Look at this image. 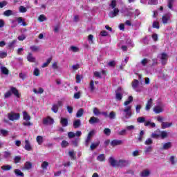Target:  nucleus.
<instances>
[{"label": "nucleus", "mask_w": 177, "mask_h": 177, "mask_svg": "<svg viewBox=\"0 0 177 177\" xmlns=\"http://www.w3.org/2000/svg\"><path fill=\"white\" fill-rule=\"evenodd\" d=\"M153 106V99L150 98L147 102V105L145 107V110L147 111H149V110H150V109H151V106Z\"/></svg>", "instance_id": "obj_17"}, {"label": "nucleus", "mask_w": 177, "mask_h": 177, "mask_svg": "<svg viewBox=\"0 0 177 177\" xmlns=\"http://www.w3.org/2000/svg\"><path fill=\"white\" fill-rule=\"evenodd\" d=\"M93 113H94L95 115H100L101 112L99 111V109H98L97 108L95 107V108L93 109Z\"/></svg>", "instance_id": "obj_61"}, {"label": "nucleus", "mask_w": 177, "mask_h": 177, "mask_svg": "<svg viewBox=\"0 0 177 177\" xmlns=\"http://www.w3.org/2000/svg\"><path fill=\"white\" fill-rule=\"evenodd\" d=\"M27 60L28 62H30V63H35V57L32 56V54L31 53H29L27 56Z\"/></svg>", "instance_id": "obj_21"}, {"label": "nucleus", "mask_w": 177, "mask_h": 177, "mask_svg": "<svg viewBox=\"0 0 177 177\" xmlns=\"http://www.w3.org/2000/svg\"><path fill=\"white\" fill-rule=\"evenodd\" d=\"M172 147V142H167L162 145V150H169Z\"/></svg>", "instance_id": "obj_12"}, {"label": "nucleus", "mask_w": 177, "mask_h": 177, "mask_svg": "<svg viewBox=\"0 0 177 177\" xmlns=\"http://www.w3.org/2000/svg\"><path fill=\"white\" fill-rule=\"evenodd\" d=\"M23 118L25 121H30L31 120V116L28 115L27 111H24L23 112Z\"/></svg>", "instance_id": "obj_25"}, {"label": "nucleus", "mask_w": 177, "mask_h": 177, "mask_svg": "<svg viewBox=\"0 0 177 177\" xmlns=\"http://www.w3.org/2000/svg\"><path fill=\"white\" fill-rule=\"evenodd\" d=\"M33 92H34V93H37V94H38V93H39V94L44 93V88H39L38 91H37V89L34 88L33 89Z\"/></svg>", "instance_id": "obj_50"}, {"label": "nucleus", "mask_w": 177, "mask_h": 177, "mask_svg": "<svg viewBox=\"0 0 177 177\" xmlns=\"http://www.w3.org/2000/svg\"><path fill=\"white\" fill-rule=\"evenodd\" d=\"M171 20V13H167L162 17V21L163 24H168V21Z\"/></svg>", "instance_id": "obj_8"}, {"label": "nucleus", "mask_w": 177, "mask_h": 177, "mask_svg": "<svg viewBox=\"0 0 177 177\" xmlns=\"http://www.w3.org/2000/svg\"><path fill=\"white\" fill-rule=\"evenodd\" d=\"M133 102V97L132 95L129 96L128 99L124 102V106H130L129 104Z\"/></svg>", "instance_id": "obj_22"}, {"label": "nucleus", "mask_w": 177, "mask_h": 177, "mask_svg": "<svg viewBox=\"0 0 177 177\" xmlns=\"http://www.w3.org/2000/svg\"><path fill=\"white\" fill-rule=\"evenodd\" d=\"M11 28H16V26H17V21H16V19L15 20H12L11 21Z\"/></svg>", "instance_id": "obj_60"}, {"label": "nucleus", "mask_w": 177, "mask_h": 177, "mask_svg": "<svg viewBox=\"0 0 177 177\" xmlns=\"http://www.w3.org/2000/svg\"><path fill=\"white\" fill-rule=\"evenodd\" d=\"M109 6L112 9H113V11H111L109 12V17L113 19V18L118 16V14L120 13V10L118 8H115V6H117V1L115 0H112Z\"/></svg>", "instance_id": "obj_1"}, {"label": "nucleus", "mask_w": 177, "mask_h": 177, "mask_svg": "<svg viewBox=\"0 0 177 177\" xmlns=\"http://www.w3.org/2000/svg\"><path fill=\"white\" fill-rule=\"evenodd\" d=\"M38 20H39V21H40L41 23H42V21H46V17H45V15H39V17H38Z\"/></svg>", "instance_id": "obj_44"}, {"label": "nucleus", "mask_w": 177, "mask_h": 177, "mask_svg": "<svg viewBox=\"0 0 177 177\" xmlns=\"http://www.w3.org/2000/svg\"><path fill=\"white\" fill-rule=\"evenodd\" d=\"M8 118L10 120V121H17V120H20V113H17L15 112L8 113Z\"/></svg>", "instance_id": "obj_3"}, {"label": "nucleus", "mask_w": 177, "mask_h": 177, "mask_svg": "<svg viewBox=\"0 0 177 177\" xmlns=\"http://www.w3.org/2000/svg\"><path fill=\"white\" fill-rule=\"evenodd\" d=\"M88 41L89 44H95V41H93V35H89L88 37Z\"/></svg>", "instance_id": "obj_54"}, {"label": "nucleus", "mask_w": 177, "mask_h": 177, "mask_svg": "<svg viewBox=\"0 0 177 177\" xmlns=\"http://www.w3.org/2000/svg\"><path fill=\"white\" fill-rule=\"evenodd\" d=\"M19 12L20 13H26L27 12V8L23 6L19 7Z\"/></svg>", "instance_id": "obj_56"}, {"label": "nucleus", "mask_w": 177, "mask_h": 177, "mask_svg": "<svg viewBox=\"0 0 177 177\" xmlns=\"http://www.w3.org/2000/svg\"><path fill=\"white\" fill-rule=\"evenodd\" d=\"M52 62V57H50L47 59V62L46 63H44L41 66L42 68H44V67H48L49 66V63Z\"/></svg>", "instance_id": "obj_39"}, {"label": "nucleus", "mask_w": 177, "mask_h": 177, "mask_svg": "<svg viewBox=\"0 0 177 177\" xmlns=\"http://www.w3.org/2000/svg\"><path fill=\"white\" fill-rule=\"evenodd\" d=\"M122 111L124 113V117L122 120L124 122H127L125 120H128V118H131L132 117V105L125 106Z\"/></svg>", "instance_id": "obj_2"}, {"label": "nucleus", "mask_w": 177, "mask_h": 177, "mask_svg": "<svg viewBox=\"0 0 177 177\" xmlns=\"http://www.w3.org/2000/svg\"><path fill=\"white\" fill-rule=\"evenodd\" d=\"M158 0H149L148 5H157Z\"/></svg>", "instance_id": "obj_53"}, {"label": "nucleus", "mask_w": 177, "mask_h": 177, "mask_svg": "<svg viewBox=\"0 0 177 177\" xmlns=\"http://www.w3.org/2000/svg\"><path fill=\"white\" fill-rule=\"evenodd\" d=\"M33 74L35 75V77H38L39 75V69L35 68L33 71Z\"/></svg>", "instance_id": "obj_63"}, {"label": "nucleus", "mask_w": 177, "mask_h": 177, "mask_svg": "<svg viewBox=\"0 0 177 177\" xmlns=\"http://www.w3.org/2000/svg\"><path fill=\"white\" fill-rule=\"evenodd\" d=\"M104 135H106V136H110V134L111 133V130L109 128H106L104 130Z\"/></svg>", "instance_id": "obj_49"}, {"label": "nucleus", "mask_w": 177, "mask_h": 177, "mask_svg": "<svg viewBox=\"0 0 177 177\" xmlns=\"http://www.w3.org/2000/svg\"><path fill=\"white\" fill-rule=\"evenodd\" d=\"M68 154L71 160H75V152H74V151H70Z\"/></svg>", "instance_id": "obj_43"}, {"label": "nucleus", "mask_w": 177, "mask_h": 177, "mask_svg": "<svg viewBox=\"0 0 177 177\" xmlns=\"http://www.w3.org/2000/svg\"><path fill=\"white\" fill-rule=\"evenodd\" d=\"M153 151V147L149 146L145 147V153L147 154L148 153H151Z\"/></svg>", "instance_id": "obj_40"}, {"label": "nucleus", "mask_w": 177, "mask_h": 177, "mask_svg": "<svg viewBox=\"0 0 177 177\" xmlns=\"http://www.w3.org/2000/svg\"><path fill=\"white\" fill-rule=\"evenodd\" d=\"M139 81L138 80H134L132 82V88L136 91V92H142V89L138 87Z\"/></svg>", "instance_id": "obj_6"}, {"label": "nucleus", "mask_w": 177, "mask_h": 177, "mask_svg": "<svg viewBox=\"0 0 177 177\" xmlns=\"http://www.w3.org/2000/svg\"><path fill=\"white\" fill-rule=\"evenodd\" d=\"M15 20L17 21L18 24H21V26H23L24 27L27 26V24L24 22V19L20 17L15 18Z\"/></svg>", "instance_id": "obj_18"}, {"label": "nucleus", "mask_w": 177, "mask_h": 177, "mask_svg": "<svg viewBox=\"0 0 177 177\" xmlns=\"http://www.w3.org/2000/svg\"><path fill=\"white\" fill-rule=\"evenodd\" d=\"M89 124H97L100 122V120L99 118H95L94 116L91 117L88 121Z\"/></svg>", "instance_id": "obj_16"}, {"label": "nucleus", "mask_w": 177, "mask_h": 177, "mask_svg": "<svg viewBox=\"0 0 177 177\" xmlns=\"http://www.w3.org/2000/svg\"><path fill=\"white\" fill-rule=\"evenodd\" d=\"M128 161L120 160L118 162V167H127Z\"/></svg>", "instance_id": "obj_23"}, {"label": "nucleus", "mask_w": 177, "mask_h": 177, "mask_svg": "<svg viewBox=\"0 0 177 177\" xmlns=\"http://www.w3.org/2000/svg\"><path fill=\"white\" fill-rule=\"evenodd\" d=\"M141 109H142V105L138 104L136 106V112L137 114H139V113H140Z\"/></svg>", "instance_id": "obj_59"}, {"label": "nucleus", "mask_w": 177, "mask_h": 177, "mask_svg": "<svg viewBox=\"0 0 177 177\" xmlns=\"http://www.w3.org/2000/svg\"><path fill=\"white\" fill-rule=\"evenodd\" d=\"M120 145H122V140H113L111 142V145H112L113 147H115V146H120Z\"/></svg>", "instance_id": "obj_15"}, {"label": "nucleus", "mask_w": 177, "mask_h": 177, "mask_svg": "<svg viewBox=\"0 0 177 177\" xmlns=\"http://www.w3.org/2000/svg\"><path fill=\"white\" fill-rule=\"evenodd\" d=\"M147 63H149V59L145 58L140 63L137 64L136 66L138 68H142V66L146 67L147 66Z\"/></svg>", "instance_id": "obj_9"}, {"label": "nucleus", "mask_w": 177, "mask_h": 177, "mask_svg": "<svg viewBox=\"0 0 177 177\" xmlns=\"http://www.w3.org/2000/svg\"><path fill=\"white\" fill-rule=\"evenodd\" d=\"M82 115H84V109H80L76 113V117L80 118Z\"/></svg>", "instance_id": "obj_33"}, {"label": "nucleus", "mask_w": 177, "mask_h": 177, "mask_svg": "<svg viewBox=\"0 0 177 177\" xmlns=\"http://www.w3.org/2000/svg\"><path fill=\"white\" fill-rule=\"evenodd\" d=\"M152 27L153 28H157V30H158L160 28V24L157 21H153Z\"/></svg>", "instance_id": "obj_57"}, {"label": "nucleus", "mask_w": 177, "mask_h": 177, "mask_svg": "<svg viewBox=\"0 0 177 177\" xmlns=\"http://www.w3.org/2000/svg\"><path fill=\"white\" fill-rule=\"evenodd\" d=\"M30 49L32 52H38V50H39V46H31Z\"/></svg>", "instance_id": "obj_47"}, {"label": "nucleus", "mask_w": 177, "mask_h": 177, "mask_svg": "<svg viewBox=\"0 0 177 177\" xmlns=\"http://www.w3.org/2000/svg\"><path fill=\"white\" fill-rule=\"evenodd\" d=\"M121 13H123L124 15V16H126L127 13H128V12H129V8H127V7H123L121 10H120Z\"/></svg>", "instance_id": "obj_42"}, {"label": "nucleus", "mask_w": 177, "mask_h": 177, "mask_svg": "<svg viewBox=\"0 0 177 177\" xmlns=\"http://www.w3.org/2000/svg\"><path fill=\"white\" fill-rule=\"evenodd\" d=\"M36 140L38 145H42V143H44V137H42L41 136H39L36 138Z\"/></svg>", "instance_id": "obj_32"}, {"label": "nucleus", "mask_w": 177, "mask_h": 177, "mask_svg": "<svg viewBox=\"0 0 177 177\" xmlns=\"http://www.w3.org/2000/svg\"><path fill=\"white\" fill-rule=\"evenodd\" d=\"M109 163L111 167H113V168H117V167H118V160H115L113 157H110L109 158Z\"/></svg>", "instance_id": "obj_7"}, {"label": "nucleus", "mask_w": 177, "mask_h": 177, "mask_svg": "<svg viewBox=\"0 0 177 177\" xmlns=\"http://www.w3.org/2000/svg\"><path fill=\"white\" fill-rule=\"evenodd\" d=\"M152 143L153 139L151 138H147L145 142V145H146L147 146H150V145H151Z\"/></svg>", "instance_id": "obj_46"}, {"label": "nucleus", "mask_w": 177, "mask_h": 177, "mask_svg": "<svg viewBox=\"0 0 177 177\" xmlns=\"http://www.w3.org/2000/svg\"><path fill=\"white\" fill-rule=\"evenodd\" d=\"M3 15L9 17V16L13 15V11L12 10H7L3 12Z\"/></svg>", "instance_id": "obj_31"}, {"label": "nucleus", "mask_w": 177, "mask_h": 177, "mask_svg": "<svg viewBox=\"0 0 177 177\" xmlns=\"http://www.w3.org/2000/svg\"><path fill=\"white\" fill-rule=\"evenodd\" d=\"M143 135H145V131L142 130L139 134L138 142H142L143 140Z\"/></svg>", "instance_id": "obj_48"}, {"label": "nucleus", "mask_w": 177, "mask_h": 177, "mask_svg": "<svg viewBox=\"0 0 177 177\" xmlns=\"http://www.w3.org/2000/svg\"><path fill=\"white\" fill-rule=\"evenodd\" d=\"M51 110L53 113H57V111H59V105H56V104L53 105Z\"/></svg>", "instance_id": "obj_41"}, {"label": "nucleus", "mask_w": 177, "mask_h": 177, "mask_svg": "<svg viewBox=\"0 0 177 177\" xmlns=\"http://www.w3.org/2000/svg\"><path fill=\"white\" fill-rule=\"evenodd\" d=\"M158 57H160L163 66L167 64V62H168V55L167 53H162L158 55Z\"/></svg>", "instance_id": "obj_4"}, {"label": "nucleus", "mask_w": 177, "mask_h": 177, "mask_svg": "<svg viewBox=\"0 0 177 177\" xmlns=\"http://www.w3.org/2000/svg\"><path fill=\"white\" fill-rule=\"evenodd\" d=\"M11 93H13L16 97H20V93H19V91L17 90L16 88L15 87H11L10 88Z\"/></svg>", "instance_id": "obj_19"}, {"label": "nucleus", "mask_w": 177, "mask_h": 177, "mask_svg": "<svg viewBox=\"0 0 177 177\" xmlns=\"http://www.w3.org/2000/svg\"><path fill=\"white\" fill-rule=\"evenodd\" d=\"M71 50H72V52H78V50H80V49L78 48V47L72 46H71Z\"/></svg>", "instance_id": "obj_64"}, {"label": "nucleus", "mask_w": 177, "mask_h": 177, "mask_svg": "<svg viewBox=\"0 0 177 177\" xmlns=\"http://www.w3.org/2000/svg\"><path fill=\"white\" fill-rule=\"evenodd\" d=\"M8 56L7 52H0V59H5Z\"/></svg>", "instance_id": "obj_52"}, {"label": "nucleus", "mask_w": 177, "mask_h": 177, "mask_svg": "<svg viewBox=\"0 0 177 177\" xmlns=\"http://www.w3.org/2000/svg\"><path fill=\"white\" fill-rule=\"evenodd\" d=\"M115 97L117 100H121L122 99V94L120 93H116Z\"/></svg>", "instance_id": "obj_62"}, {"label": "nucleus", "mask_w": 177, "mask_h": 177, "mask_svg": "<svg viewBox=\"0 0 177 177\" xmlns=\"http://www.w3.org/2000/svg\"><path fill=\"white\" fill-rule=\"evenodd\" d=\"M99 145H100V142L92 143L90 147L91 150H95V149H96Z\"/></svg>", "instance_id": "obj_45"}, {"label": "nucleus", "mask_w": 177, "mask_h": 177, "mask_svg": "<svg viewBox=\"0 0 177 177\" xmlns=\"http://www.w3.org/2000/svg\"><path fill=\"white\" fill-rule=\"evenodd\" d=\"M97 160L100 161V162H103V161H106V156H104V154H100L97 157Z\"/></svg>", "instance_id": "obj_26"}, {"label": "nucleus", "mask_w": 177, "mask_h": 177, "mask_svg": "<svg viewBox=\"0 0 177 177\" xmlns=\"http://www.w3.org/2000/svg\"><path fill=\"white\" fill-rule=\"evenodd\" d=\"M102 75H106V71H102L101 72H94V76H95L97 78H102Z\"/></svg>", "instance_id": "obj_20"}, {"label": "nucleus", "mask_w": 177, "mask_h": 177, "mask_svg": "<svg viewBox=\"0 0 177 177\" xmlns=\"http://www.w3.org/2000/svg\"><path fill=\"white\" fill-rule=\"evenodd\" d=\"M175 2V0H168V8L169 9H171V10H174V8L172 6H174V3Z\"/></svg>", "instance_id": "obj_34"}, {"label": "nucleus", "mask_w": 177, "mask_h": 177, "mask_svg": "<svg viewBox=\"0 0 177 177\" xmlns=\"http://www.w3.org/2000/svg\"><path fill=\"white\" fill-rule=\"evenodd\" d=\"M89 89L91 92H93V91H95V82H93V80H91L90 82Z\"/></svg>", "instance_id": "obj_36"}, {"label": "nucleus", "mask_w": 177, "mask_h": 177, "mask_svg": "<svg viewBox=\"0 0 177 177\" xmlns=\"http://www.w3.org/2000/svg\"><path fill=\"white\" fill-rule=\"evenodd\" d=\"M60 122L62 127H67L68 125V120L67 118H61Z\"/></svg>", "instance_id": "obj_24"}, {"label": "nucleus", "mask_w": 177, "mask_h": 177, "mask_svg": "<svg viewBox=\"0 0 177 177\" xmlns=\"http://www.w3.org/2000/svg\"><path fill=\"white\" fill-rule=\"evenodd\" d=\"M153 111L156 114H160V113H162L164 111V104H159L153 108Z\"/></svg>", "instance_id": "obj_5"}, {"label": "nucleus", "mask_w": 177, "mask_h": 177, "mask_svg": "<svg viewBox=\"0 0 177 177\" xmlns=\"http://www.w3.org/2000/svg\"><path fill=\"white\" fill-rule=\"evenodd\" d=\"M82 93L81 91H79L77 93H75L73 95L74 99H80L81 97V94Z\"/></svg>", "instance_id": "obj_58"}, {"label": "nucleus", "mask_w": 177, "mask_h": 177, "mask_svg": "<svg viewBox=\"0 0 177 177\" xmlns=\"http://www.w3.org/2000/svg\"><path fill=\"white\" fill-rule=\"evenodd\" d=\"M146 121V118L143 117H138L137 118V122H139L140 124H142V122H145Z\"/></svg>", "instance_id": "obj_55"}, {"label": "nucleus", "mask_w": 177, "mask_h": 177, "mask_svg": "<svg viewBox=\"0 0 177 177\" xmlns=\"http://www.w3.org/2000/svg\"><path fill=\"white\" fill-rule=\"evenodd\" d=\"M150 176V171L149 170H144L141 172L140 176L142 177H147Z\"/></svg>", "instance_id": "obj_27"}, {"label": "nucleus", "mask_w": 177, "mask_h": 177, "mask_svg": "<svg viewBox=\"0 0 177 177\" xmlns=\"http://www.w3.org/2000/svg\"><path fill=\"white\" fill-rule=\"evenodd\" d=\"M53 122H55V120H53V119H52L50 117L44 118L43 119L44 125H52V124H53Z\"/></svg>", "instance_id": "obj_10"}, {"label": "nucleus", "mask_w": 177, "mask_h": 177, "mask_svg": "<svg viewBox=\"0 0 177 177\" xmlns=\"http://www.w3.org/2000/svg\"><path fill=\"white\" fill-rule=\"evenodd\" d=\"M108 117H109L110 120H114L115 118V112L111 111Z\"/></svg>", "instance_id": "obj_51"}, {"label": "nucleus", "mask_w": 177, "mask_h": 177, "mask_svg": "<svg viewBox=\"0 0 177 177\" xmlns=\"http://www.w3.org/2000/svg\"><path fill=\"white\" fill-rule=\"evenodd\" d=\"M73 127L74 128H80L81 127V120L77 119L73 122Z\"/></svg>", "instance_id": "obj_28"}, {"label": "nucleus", "mask_w": 177, "mask_h": 177, "mask_svg": "<svg viewBox=\"0 0 177 177\" xmlns=\"http://www.w3.org/2000/svg\"><path fill=\"white\" fill-rule=\"evenodd\" d=\"M15 174L16 176L24 177V173L21 172V171H20V169H16L15 170Z\"/></svg>", "instance_id": "obj_30"}, {"label": "nucleus", "mask_w": 177, "mask_h": 177, "mask_svg": "<svg viewBox=\"0 0 177 177\" xmlns=\"http://www.w3.org/2000/svg\"><path fill=\"white\" fill-rule=\"evenodd\" d=\"M160 138L162 139H165V138H168V133L165 131H162L160 132Z\"/></svg>", "instance_id": "obj_37"}, {"label": "nucleus", "mask_w": 177, "mask_h": 177, "mask_svg": "<svg viewBox=\"0 0 177 177\" xmlns=\"http://www.w3.org/2000/svg\"><path fill=\"white\" fill-rule=\"evenodd\" d=\"M31 168H32V163H31V162L27 161L25 162L24 167L22 168V169L29 171V169H31Z\"/></svg>", "instance_id": "obj_14"}, {"label": "nucleus", "mask_w": 177, "mask_h": 177, "mask_svg": "<svg viewBox=\"0 0 177 177\" xmlns=\"http://www.w3.org/2000/svg\"><path fill=\"white\" fill-rule=\"evenodd\" d=\"M172 125H173L172 122H163L161 124V128L162 129H167V128H171Z\"/></svg>", "instance_id": "obj_13"}, {"label": "nucleus", "mask_w": 177, "mask_h": 177, "mask_svg": "<svg viewBox=\"0 0 177 177\" xmlns=\"http://www.w3.org/2000/svg\"><path fill=\"white\" fill-rule=\"evenodd\" d=\"M0 70L2 74H4L5 75H8V74H9V70H8V68H6L5 66H1Z\"/></svg>", "instance_id": "obj_29"}, {"label": "nucleus", "mask_w": 177, "mask_h": 177, "mask_svg": "<svg viewBox=\"0 0 177 177\" xmlns=\"http://www.w3.org/2000/svg\"><path fill=\"white\" fill-rule=\"evenodd\" d=\"M25 150H27V151H31L32 150V147H31V143H30V140H25Z\"/></svg>", "instance_id": "obj_11"}, {"label": "nucleus", "mask_w": 177, "mask_h": 177, "mask_svg": "<svg viewBox=\"0 0 177 177\" xmlns=\"http://www.w3.org/2000/svg\"><path fill=\"white\" fill-rule=\"evenodd\" d=\"M48 167H49V162H48L46 161H44L41 163V168H42V169H48Z\"/></svg>", "instance_id": "obj_38"}, {"label": "nucleus", "mask_w": 177, "mask_h": 177, "mask_svg": "<svg viewBox=\"0 0 177 177\" xmlns=\"http://www.w3.org/2000/svg\"><path fill=\"white\" fill-rule=\"evenodd\" d=\"M1 169H3V171H10V169H12V166L8 165H3Z\"/></svg>", "instance_id": "obj_35"}]
</instances>
